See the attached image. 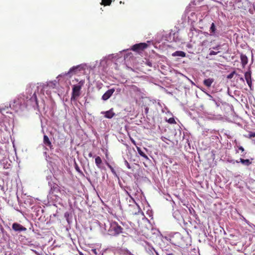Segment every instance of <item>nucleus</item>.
Returning <instances> with one entry per match:
<instances>
[{
    "label": "nucleus",
    "instance_id": "obj_1",
    "mask_svg": "<svg viewBox=\"0 0 255 255\" xmlns=\"http://www.w3.org/2000/svg\"><path fill=\"white\" fill-rule=\"evenodd\" d=\"M76 82H78V84L74 85L72 87V93L71 98V101H76L78 97H79L81 94L80 90L85 84V80H82L79 81L78 79H75Z\"/></svg>",
    "mask_w": 255,
    "mask_h": 255
},
{
    "label": "nucleus",
    "instance_id": "obj_2",
    "mask_svg": "<svg viewBox=\"0 0 255 255\" xmlns=\"http://www.w3.org/2000/svg\"><path fill=\"white\" fill-rule=\"evenodd\" d=\"M123 228L117 222L113 221L110 223L108 234L112 236H117L123 233Z\"/></svg>",
    "mask_w": 255,
    "mask_h": 255
},
{
    "label": "nucleus",
    "instance_id": "obj_3",
    "mask_svg": "<svg viewBox=\"0 0 255 255\" xmlns=\"http://www.w3.org/2000/svg\"><path fill=\"white\" fill-rule=\"evenodd\" d=\"M147 46L148 45L145 43H140L133 45L131 49L134 51L139 52L146 49Z\"/></svg>",
    "mask_w": 255,
    "mask_h": 255
},
{
    "label": "nucleus",
    "instance_id": "obj_4",
    "mask_svg": "<svg viewBox=\"0 0 255 255\" xmlns=\"http://www.w3.org/2000/svg\"><path fill=\"white\" fill-rule=\"evenodd\" d=\"M140 210V209L139 206L136 204L129 205V212L130 215H134L138 214Z\"/></svg>",
    "mask_w": 255,
    "mask_h": 255
},
{
    "label": "nucleus",
    "instance_id": "obj_5",
    "mask_svg": "<svg viewBox=\"0 0 255 255\" xmlns=\"http://www.w3.org/2000/svg\"><path fill=\"white\" fill-rule=\"evenodd\" d=\"M12 229L15 232H25L27 230L26 228L20 224L14 223L12 225Z\"/></svg>",
    "mask_w": 255,
    "mask_h": 255
},
{
    "label": "nucleus",
    "instance_id": "obj_6",
    "mask_svg": "<svg viewBox=\"0 0 255 255\" xmlns=\"http://www.w3.org/2000/svg\"><path fill=\"white\" fill-rule=\"evenodd\" d=\"M115 92L114 89H111L108 90L102 96V99L104 101H106L109 99Z\"/></svg>",
    "mask_w": 255,
    "mask_h": 255
},
{
    "label": "nucleus",
    "instance_id": "obj_7",
    "mask_svg": "<svg viewBox=\"0 0 255 255\" xmlns=\"http://www.w3.org/2000/svg\"><path fill=\"white\" fill-rule=\"evenodd\" d=\"M43 143L45 145L48 146L51 149H53L51 142L49 140L48 136L46 135H44L43 136Z\"/></svg>",
    "mask_w": 255,
    "mask_h": 255
},
{
    "label": "nucleus",
    "instance_id": "obj_8",
    "mask_svg": "<svg viewBox=\"0 0 255 255\" xmlns=\"http://www.w3.org/2000/svg\"><path fill=\"white\" fill-rule=\"evenodd\" d=\"M245 78L249 87L252 85V78L251 71L246 72L245 74Z\"/></svg>",
    "mask_w": 255,
    "mask_h": 255
},
{
    "label": "nucleus",
    "instance_id": "obj_9",
    "mask_svg": "<svg viewBox=\"0 0 255 255\" xmlns=\"http://www.w3.org/2000/svg\"><path fill=\"white\" fill-rule=\"evenodd\" d=\"M240 161H238V160H236V163H239V162H241L242 163V164H243V165H246V166H249L250 165L252 164V161L253 160V158L251 159V160H250V159H243V158H240Z\"/></svg>",
    "mask_w": 255,
    "mask_h": 255
},
{
    "label": "nucleus",
    "instance_id": "obj_10",
    "mask_svg": "<svg viewBox=\"0 0 255 255\" xmlns=\"http://www.w3.org/2000/svg\"><path fill=\"white\" fill-rule=\"evenodd\" d=\"M83 67L81 65H79L76 66H73L70 69L68 73H76L78 71L83 70Z\"/></svg>",
    "mask_w": 255,
    "mask_h": 255
},
{
    "label": "nucleus",
    "instance_id": "obj_11",
    "mask_svg": "<svg viewBox=\"0 0 255 255\" xmlns=\"http://www.w3.org/2000/svg\"><path fill=\"white\" fill-rule=\"evenodd\" d=\"M104 114L105 117L108 119H111L115 115V114L113 112V109L105 112Z\"/></svg>",
    "mask_w": 255,
    "mask_h": 255
},
{
    "label": "nucleus",
    "instance_id": "obj_12",
    "mask_svg": "<svg viewBox=\"0 0 255 255\" xmlns=\"http://www.w3.org/2000/svg\"><path fill=\"white\" fill-rule=\"evenodd\" d=\"M241 60L242 66L244 67L248 62V57L246 55L242 54L241 55Z\"/></svg>",
    "mask_w": 255,
    "mask_h": 255
},
{
    "label": "nucleus",
    "instance_id": "obj_13",
    "mask_svg": "<svg viewBox=\"0 0 255 255\" xmlns=\"http://www.w3.org/2000/svg\"><path fill=\"white\" fill-rule=\"evenodd\" d=\"M214 80L213 78H208L205 79L203 81V84L207 87H210L211 85L214 82Z\"/></svg>",
    "mask_w": 255,
    "mask_h": 255
},
{
    "label": "nucleus",
    "instance_id": "obj_14",
    "mask_svg": "<svg viewBox=\"0 0 255 255\" xmlns=\"http://www.w3.org/2000/svg\"><path fill=\"white\" fill-rule=\"evenodd\" d=\"M172 56L174 57L179 56L181 57H185L186 56V53L182 51H176L172 54Z\"/></svg>",
    "mask_w": 255,
    "mask_h": 255
},
{
    "label": "nucleus",
    "instance_id": "obj_15",
    "mask_svg": "<svg viewBox=\"0 0 255 255\" xmlns=\"http://www.w3.org/2000/svg\"><path fill=\"white\" fill-rule=\"evenodd\" d=\"M216 30V28L215 26V25L214 23H212L211 24V27L210 28V35L212 36L215 35V32Z\"/></svg>",
    "mask_w": 255,
    "mask_h": 255
},
{
    "label": "nucleus",
    "instance_id": "obj_16",
    "mask_svg": "<svg viewBox=\"0 0 255 255\" xmlns=\"http://www.w3.org/2000/svg\"><path fill=\"white\" fill-rule=\"evenodd\" d=\"M102 163V160L100 156H97L95 158V163L98 168L101 167V164Z\"/></svg>",
    "mask_w": 255,
    "mask_h": 255
},
{
    "label": "nucleus",
    "instance_id": "obj_17",
    "mask_svg": "<svg viewBox=\"0 0 255 255\" xmlns=\"http://www.w3.org/2000/svg\"><path fill=\"white\" fill-rule=\"evenodd\" d=\"M137 150L138 154L146 159H148V156L141 150V149L137 147Z\"/></svg>",
    "mask_w": 255,
    "mask_h": 255
},
{
    "label": "nucleus",
    "instance_id": "obj_18",
    "mask_svg": "<svg viewBox=\"0 0 255 255\" xmlns=\"http://www.w3.org/2000/svg\"><path fill=\"white\" fill-rule=\"evenodd\" d=\"M30 100L32 102H33V101L34 102L35 104L37 106L38 105V100H37V96H36L35 92H34V94H33V96L30 98Z\"/></svg>",
    "mask_w": 255,
    "mask_h": 255
},
{
    "label": "nucleus",
    "instance_id": "obj_19",
    "mask_svg": "<svg viewBox=\"0 0 255 255\" xmlns=\"http://www.w3.org/2000/svg\"><path fill=\"white\" fill-rule=\"evenodd\" d=\"M112 2V0H102V2L101 3V5H104L105 6L110 5Z\"/></svg>",
    "mask_w": 255,
    "mask_h": 255
},
{
    "label": "nucleus",
    "instance_id": "obj_20",
    "mask_svg": "<svg viewBox=\"0 0 255 255\" xmlns=\"http://www.w3.org/2000/svg\"><path fill=\"white\" fill-rule=\"evenodd\" d=\"M246 137L251 138L255 137V132L249 131L248 135L245 136Z\"/></svg>",
    "mask_w": 255,
    "mask_h": 255
},
{
    "label": "nucleus",
    "instance_id": "obj_21",
    "mask_svg": "<svg viewBox=\"0 0 255 255\" xmlns=\"http://www.w3.org/2000/svg\"><path fill=\"white\" fill-rule=\"evenodd\" d=\"M107 166H108V167L111 169L112 172L116 176H117V173H116V172L115 171V170L114 169V168L108 163H107Z\"/></svg>",
    "mask_w": 255,
    "mask_h": 255
},
{
    "label": "nucleus",
    "instance_id": "obj_22",
    "mask_svg": "<svg viewBox=\"0 0 255 255\" xmlns=\"http://www.w3.org/2000/svg\"><path fill=\"white\" fill-rule=\"evenodd\" d=\"M168 122L171 124H176V122L173 118H170L168 120Z\"/></svg>",
    "mask_w": 255,
    "mask_h": 255
},
{
    "label": "nucleus",
    "instance_id": "obj_23",
    "mask_svg": "<svg viewBox=\"0 0 255 255\" xmlns=\"http://www.w3.org/2000/svg\"><path fill=\"white\" fill-rule=\"evenodd\" d=\"M235 74V71L232 72V73H231L230 74H229L227 76V78L228 79H232L233 77Z\"/></svg>",
    "mask_w": 255,
    "mask_h": 255
},
{
    "label": "nucleus",
    "instance_id": "obj_24",
    "mask_svg": "<svg viewBox=\"0 0 255 255\" xmlns=\"http://www.w3.org/2000/svg\"><path fill=\"white\" fill-rule=\"evenodd\" d=\"M220 51H211L209 53V55H214L217 54L218 53H219Z\"/></svg>",
    "mask_w": 255,
    "mask_h": 255
},
{
    "label": "nucleus",
    "instance_id": "obj_25",
    "mask_svg": "<svg viewBox=\"0 0 255 255\" xmlns=\"http://www.w3.org/2000/svg\"><path fill=\"white\" fill-rule=\"evenodd\" d=\"M125 165L127 166V168L128 169H130L131 168V167L130 166V164H129V163L128 162L127 160H125Z\"/></svg>",
    "mask_w": 255,
    "mask_h": 255
},
{
    "label": "nucleus",
    "instance_id": "obj_26",
    "mask_svg": "<svg viewBox=\"0 0 255 255\" xmlns=\"http://www.w3.org/2000/svg\"><path fill=\"white\" fill-rule=\"evenodd\" d=\"M238 149L239 150H241L242 152L244 151L245 149L243 146H238Z\"/></svg>",
    "mask_w": 255,
    "mask_h": 255
},
{
    "label": "nucleus",
    "instance_id": "obj_27",
    "mask_svg": "<svg viewBox=\"0 0 255 255\" xmlns=\"http://www.w3.org/2000/svg\"><path fill=\"white\" fill-rule=\"evenodd\" d=\"M220 47V45H218L216 47H213V48L214 49H215V50H218Z\"/></svg>",
    "mask_w": 255,
    "mask_h": 255
},
{
    "label": "nucleus",
    "instance_id": "obj_28",
    "mask_svg": "<svg viewBox=\"0 0 255 255\" xmlns=\"http://www.w3.org/2000/svg\"><path fill=\"white\" fill-rule=\"evenodd\" d=\"M148 110H149V108L148 107H146L145 108V113L146 114H147V113L148 112Z\"/></svg>",
    "mask_w": 255,
    "mask_h": 255
},
{
    "label": "nucleus",
    "instance_id": "obj_29",
    "mask_svg": "<svg viewBox=\"0 0 255 255\" xmlns=\"http://www.w3.org/2000/svg\"><path fill=\"white\" fill-rule=\"evenodd\" d=\"M75 169H76V170L78 172H80V171H80V169L79 167L77 165H76V167H75Z\"/></svg>",
    "mask_w": 255,
    "mask_h": 255
},
{
    "label": "nucleus",
    "instance_id": "obj_30",
    "mask_svg": "<svg viewBox=\"0 0 255 255\" xmlns=\"http://www.w3.org/2000/svg\"><path fill=\"white\" fill-rule=\"evenodd\" d=\"M88 156L89 157H92L93 156V153L91 152H89L88 154Z\"/></svg>",
    "mask_w": 255,
    "mask_h": 255
},
{
    "label": "nucleus",
    "instance_id": "obj_31",
    "mask_svg": "<svg viewBox=\"0 0 255 255\" xmlns=\"http://www.w3.org/2000/svg\"><path fill=\"white\" fill-rule=\"evenodd\" d=\"M147 64L149 66H150V67H151V66H152V63H151V62H149V61H148V62H147Z\"/></svg>",
    "mask_w": 255,
    "mask_h": 255
},
{
    "label": "nucleus",
    "instance_id": "obj_32",
    "mask_svg": "<svg viewBox=\"0 0 255 255\" xmlns=\"http://www.w3.org/2000/svg\"><path fill=\"white\" fill-rule=\"evenodd\" d=\"M61 192H62V195H65V196L66 195V191H64V190H62V191H61Z\"/></svg>",
    "mask_w": 255,
    "mask_h": 255
},
{
    "label": "nucleus",
    "instance_id": "obj_33",
    "mask_svg": "<svg viewBox=\"0 0 255 255\" xmlns=\"http://www.w3.org/2000/svg\"><path fill=\"white\" fill-rule=\"evenodd\" d=\"M131 141H132V142L134 145H135V141H134V140H132Z\"/></svg>",
    "mask_w": 255,
    "mask_h": 255
},
{
    "label": "nucleus",
    "instance_id": "obj_34",
    "mask_svg": "<svg viewBox=\"0 0 255 255\" xmlns=\"http://www.w3.org/2000/svg\"><path fill=\"white\" fill-rule=\"evenodd\" d=\"M128 254L129 255H134L132 254L130 252H128Z\"/></svg>",
    "mask_w": 255,
    "mask_h": 255
},
{
    "label": "nucleus",
    "instance_id": "obj_35",
    "mask_svg": "<svg viewBox=\"0 0 255 255\" xmlns=\"http://www.w3.org/2000/svg\"><path fill=\"white\" fill-rule=\"evenodd\" d=\"M167 255H174L173 254H167Z\"/></svg>",
    "mask_w": 255,
    "mask_h": 255
}]
</instances>
